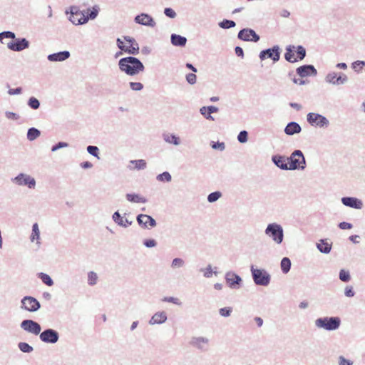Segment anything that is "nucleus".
I'll return each mask as SVG.
<instances>
[{
	"instance_id": "obj_1",
	"label": "nucleus",
	"mask_w": 365,
	"mask_h": 365,
	"mask_svg": "<svg viewBox=\"0 0 365 365\" xmlns=\"http://www.w3.org/2000/svg\"><path fill=\"white\" fill-rule=\"evenodd\" d=\"M119 70L127 76H134L145 71L143 62L135 56H127L118 61Z\"/></svg>"
},
{
	"instance_id": "obj_2",
	"label": "nucleus",
	"mask_w": 365,
	"mask_h": 365,
	"mask_svg": "<svg viewBox=\"0 0 365 365\" xmlns=\"http://www.w3.org/2000/svg\"><path fill=\"white\" fill-rule=\"evenodd\" d=\"M341 321L339 317H324L317 319L314 324L318 329H323L326 331H335L341 325Z\"/></svg>"
},
{
	"instance_id": "obj_3",
	"label": "nucleus",
	"mask_w": 365,
	"mask_h": 365,
	"mask_svg": "<svg viewBox=\"0 0 365 365\" xmlns=\"http://www.w3.org/2000/svg\"><path fill=\"white\" fill-rule=\"evenodd\" d=\"M252 279L256 285L267 287L271 281V275L264 269L256 268L254 265L250 267Z\"/></svg>"
},
{
	"instance_id": "obj_4",
	"label": "nucleus",
	"mask_w": 365,
	"mask_h": 365,
	"mask_svg": "<svg viewBox=\"0 0 365 365\" xmlns=\"http://www.w3.org/2000/svg\"><path fill=\"white\" fill-rule=\"evenodd\" d=\"M264 233L270 237L276 244L279 245L284 240V230L281 225L272 222L268 224Z\"/></svg>"
},
{
	"instance_id": "obj_5",
	"label": "nucleus",
	"mask_w": 365,
	"mask_h": 365,
	"mask_svg": "<svg viewBox=\"0 0 365 365\" xmlns=\"http://www.w3.org/2000/svg\"><path fill=\"white\" fill-rule=\"evenodd\" d=\"M307 121L309 125L320 128H326L329 125V120L324 115L317 113H309Z\"/></svg>"
},
{
	"instance_id": "obj_6",
	"label": "nucleus",
	"mask_w": 365,
	"mask_h": 365,
	"mask_svg": "<svg viewBox=\"0 0 365 365\" xmlns=\"http://www.w3.org/2000/svg\"><path fill=\"white\" fill-rule=\"evenodd\" d=\"M21 308L30 312H35L41 308L40 302L34 297L25 296L21 300Z\"/></svg>"
},
{
	"instance_id": "obj_7",
	"label": "nucleus",
	"mask_w": 365,
	"mask_h": 365,
	"mask_svg": "<svg viewBox=\"0 0 365 365\" xmlns=\"http://www.w3.org/2000/svg\"><path fill=\"white\" fill-rule=\"evenodd\" d=\"M225 279L230 289H239L242 287V277L234 272H227L225 275Z\"/></svg>"
},
{
	"instance_id": "obj_8",
	"label": "nucleus",
	"mask_w": 365,
	"mask_h": 365,
	"mask_svg": "<svg viewBox=\"0 0 365 365\" xmlns=\"http://www.w3.org/2000/svg\"><path fill=\"white\" fill-rule=\"evenodd\" d=\"M259 58L261 61H264L266 58H271L274 62H277L280 58V48L276 45L272 48L262 50L259 54Z\"/></svg>"
},
{
	"instance_id": "obj_9",
	"label": "nucleus",
	"mask_w": 365,
	"mask_h": 365,
	"mask_svg": "<svg viewBox=\"0 0 365 365\" xmlns=\"http://www.w3.org/2000/svg\"><path fill=\"white\" fill-rule=\"evenodd\" d=\"M41 341L47 344H55L59 339L58 332L53 329H46L39 334Z\"/></svg>"
},
{
	"instance_id": "obj_10",
	"label": "nucleus",
	"mask_w": 365,
	"mask_h": 365,
	"mask_svg": "<svg viewBox=\"0 0 365 365\" xmlns=\"http://www.w3.org/2000/svg\"><path fill=\"white\" fill-rule=\"evenodd\" d=\"M20 327L28 333L38 335L41 331V325L32 319H24L21 322Z\"/></svg>"
},
{
	"instance_id": "obj_11",
	"label": "nucleus",
	"mask_w": 365,
	"mask_h": 365,
	"mask_svg": "<svg viewBox=\"0 0 365 365\" xmlns=\"http://www.w3.org/2000/svg\"><path fill=\"white\" fill-rule=\"evenodd\" d=\"M237 38L245 41L257 42L259 41V36L252 29L246 28L241 29L238 34Z\"/></svg>"
},
{
	"instance_id": "obj_12",
	"label": "nucleus",
	"mask_w": 365,
	"mask_h": 365,
	"mask_svg": "<svg viewBox=\"0 0 365 365\" xmlns=\"http://www.w3.org/2000/svg\"><path fill=\"white\" fill-rule=\"evenodd\" d=\"M209 341V339L205 336H192L189 344L201 351H206L208 349Z\"/></svg>"
},
{
	"instance_id": "obj_13",
	"label": "nucleus",
	"mask_w": 365,
	"mask_h": 365,
	"mask_svg": "<svg viewBox=\"0 0 365 365\" xmlns=\"http://www.w3.org/2000/svg\"><path fill=\"white\" fill-rule=\"evenodd\" d=\"M30 43L26 38H16L7 43V48L13 51L19 52L29 47Z\"/></svg>"
},
{
	"instance_id": "obj_14",
	"label": "nucleus",
	"mask_w": 365,
	"mask_h": 365,
	"mask_svg": "<svg viewBox=\"0 0 365 365\" xmlns=\"http://www.w3.org/2000/svg\"><path fill=\"white\" fill-rule=\"evenodd\" d=\"M13 181L19 185H27L29 188H34L36 186L35 179L24 173H19L13 179Z\"/></svg>"
},
{
	"instance_id": "obj_15",
	"label": "nucleus",
	"mask_w": 365,
	"mask_h": 365,
	"mask_svg": "<svg viewBox=\"0 0 365 365\" xmlns=\"http://www.w3.org/2000/svg\"><path fill=\"white\" fill-rule=\"evenodd\" d=\"M128 214L125 212L123 215H122L118 210L115 211L112 215V220L113 222L120 227L127 228L133 225V221L128 220L126 217V215Z\"/></svg>"
},
{
	"instance_id": "obj_16",
	"label": "nucleus",
	"mask_w": 365,
	"mask_h": 365,
	"mask_svg": "<svg viewBox=\"0 0 365 365\" xmlns=\"http://www.w3.org/2000/svg\"><path fill=\"white\" fill-rule=\"evenodd\" d=\"M136 220L138 225L143 229L148 228V225L150 227H155L157 225L155 220L153 217L145 214L138 215Z\"/></svg>"
},
{
	"instance_id": "obj_17",
	"label": "nucleus",
	"mask_w": 365,
	"mask_h": 365,
	"mask_svg": "<svg viewBox=\"0 0 365 365\" xmlns=\"http://www.w3.org/2000/svg\"><path fill=\"white\" fill-rule=\"evenodd\" d=\"M134 21L136 24L150 27H154L156 25L153 18L145 13H141L137 15L135 17Z\"/></svg>"
},
{
	"instance_id": "obj_18",
	"label": "nucleus",
	"mask_w": 365,
	"mask_h": 365,
	"mask_svg": "<svg viewBox=\"0 0 365 365\" xmlns=\"http://www.w3.org/2000/svg\"><path fill=\"white\" fill-rule=\"evenodd\" d=\"M297 74L301 78H304L307 76H315L317 74V71L314 68L313 65H303L298 67L296 69Z\"/></svg>"
},
{
	"instance_id": "obj_19",
	"label": "nucleus",
	"mask_w": 365,
	"mask_h": 365,
	"mask_svg": "<svg viewBox=\"0 0 365 365\" xmlns=\"http://www.w3.org/2000/svg\"><path fill=\"white\" fill-rule=\"evenodd\" d=\"M70 11H66V14L70 13V16L68 18L69 21L72 22L74 25H82L85 24V23H80L79 21H83L81 19V11L77 6H71L69 8Z\"/></svg>"
},
{
	"instance_id": "obj_20",
	"label": "nucleus",
	"mask_w": 365,
	"mask_h": 365,
	"mask_svg": "<svg viewBox=\"0 0 365 365\" xmlns=\"http://www.w3.org/2000/svg\"><path fill=\"white\" fill-rule=\"evenodd\" d=\"M341 200L346 207L357 210H360L363 207L362 201L355 197H343Z\"/></svg>"
},
{
	"instance_id": "obj_21",
	"label": "nucleus",
	"mask_w": 365,
	"mask_h": 365,
	"mask_svg": "<svg viewBox=\"0 0 365 365\" xmlns=\"http://www.w3.org/2000/svg\"><path fill=\"white\" fill-rule=\"evenodd\" d=\"M272 162L281 170H289L287 157L285 155L277 154L272 156Z\"/></svg>"
},
{
	"instance_id": "obj_22",
	"label": "nucleus",
	"mask_w": 365,
	"mask_h": 365,
	"mask_svg": "<svg viewBox=\"0 0 365 365\" xmlns=\"http://www.w3.org/2000/svg\"><path fill=\"white\" fill-rule=\"evenodd\" d=\"M100 7L98 5H95L92 7V9H88L86 14V15L82 11L81 14V19L83 21H79L80 23H85L86 24L88 20H93L95 19L99 13Z\"/></svg>"
},
{
	"instance_id": "obj_23",
	"label": "nucleus",
	"mask_w": 365,
	"mask_h": 365,
	"mask_svg": "<svg viewBox=\"0 0 365 365\" xmlns=\"http://www.w3.org/2000/svg\"><path fill=\"white\" fill-rule=\"evenodd\" d=\"M70 56L71 53L68 51H63L49 54L47 56V58L49 61L51 62H61L68 59Z\"/></svg>"
},
{
	"instance_id": "obj_24",
	"label": "nucleus",
	"mask_w": 365,
	"mask_h": 365,
	"mask_svg": "<svg viewBox=\"0 0 365 365\" xmlns=\"http://www.w3.org/2000/svg\"><path fill=\"white\" fill-rule=\"evenodd\" d=\"M219 110L218 108L214 106H202L200 108V113L208 120H215L212 113H217Z\"/></svg>"
},
{
	"instance_id": "obj_25",
	"label": "nucleus",
	"mask_w": 365,
	"mask_h": 365,
	"mask_svg": "<svg viewBox=\"0 0 365 365\" xmlns=\"http://www.w3.org/2000/svg\"><path fill=\"white\" fill-rule=\"evenodd\" d=\"M306 168V160L303 153L302 152L300 157H295L292 160V165L289 166V170H304Z\"/></svg>"
},
{
	"instance_id": "obj_26",
	"label": "nucleus",
	"mask_w": 365,
	"mask_h": 365,
	"mask_svg": "<svg viewBox=\"0 0 365 365\" xmlns=\"http://www.w3.org/2000/svg\"><path fill=\"white\" fill-rule=\"evenodd\" d=\"M127 168L130 170H145L147 168V163L143 159L131 160L129 161Z\"/></svg>"
},
{
	"instance_id": "obj_27",
	"label": "nucleus",
	"mask_w": 365,
	"mask_h": 365,
	"mask_svg": "<svg viewBox=\"0 0 365 365\" xmlns=\"http://www.w3.org/2000/svg\"><path fill=\"white\" fill-rule=\"evenodd\" d=\"M168 319L167 314L165 312H158L149 320V324H161L166 322Z\"/></svg>"
},
{
	"instance_id": "obj_28",
	"label": "nucleus",
	"mask_w": 365,
	"mask_h": 365,
	"mask_svg": "<svg viewBox=\"0 0 365 365\" xmlns=\"http://www.w3.org/2000/svg\"><path fill=\"white\" fill-rule=\"evenodd\" d=\"M318 250L323 254H329L332 247V243L328 239H321L316 245Z\"/></svg>"
},
{
	"instance_id": "obj_29",
	"label": "nucleus",
	"mask_w": 365,
	"mask_h": 365,
	"mask_svg": "<svg viewBox=\"0 0 365 365\" xmlns=\"http://www.w3.org/2000/svg\"><path fill=\"white\" fill-rule=\"evenodd\" d=\"M301 130L300 125L294 121L289 122L284 128V133L288 135L299 133Z\"/></svg>"
},
{
	"instance_id": "obj_30",
	"label": "nucleus",
	"mask_w": 365,
	"mask_h": 365,
	"mask_svg": "<svg viewBox=\"0 0 365 365\" xmlns=\"http://www.w3.org/2000/svg\"><path fill=\"white\" fill-rule=\"evenodd\" d=\"M164 141L168 144L175 146L180 145V138L179 136L174 133H165L163 134Z\"/></svg>"
},
{
	"instance_id": "obj_31",
	"label": "nucleus",
	"mask_w": 365,
	"mask_h": 365,
	"mask_svg": "<svg viewBox=\"0 0 365 365\" xmlns=\"http://www.w3.org/2000/svg\"><path fill=\"white\" fill-rule=\"evenodd\" d=\"M187 38L185 36L173 34L170 36L171 43L175 46L183 47L186 45Z\"/></svg>"
},
{
	"instance_id": "obj_32",
	"label": "nucleus",
	"mask_w": 365,
	"mask_h": 365,
	"mask_svg": "<svg viewBox=\"0 0 365 365\" xmlns=\"http://www.w3.org/2000/svg\"><path fill=\"white\" fill-rule=\"evenodd\" d=\"M295 51V46L289 45L286 47V52L284 53V58L289 63H295L297 58L294 57V52Z\"/></svg>"
},
{
	"instance_id": "obj_33",
	"label": "nucleus",
	"mask_w": 365,
	"mask_h": 365,
	"mask_svg": "<svg viewBox=\"0 0 365 365\" xmlns=\"http://www.w3.org/2000/svg\"><path fill=\"white\" fill-rule=\"evenodd\" d=\"M126 200L130 202L134 203H145L147 202V199L144 197H142L139 194L135 193H128L125 195Z\"/></svg>"
},
{
	"instance_id": "obj_34",
	"label": "nucleus",
	"mask_w": 365,
	"mask_h": 365,
	"mask_svg": "<svg viewBox=\"0 0 365 365\" xmlns=\"http://www.w3.org/2000/svg\"><path fill=\"white\" fill-rule=\"evenodd\" d=\"M30 239H31V242L36 240V244H38V245L41 244V242L39 241L40 240V230L38 228V223H34L32 225V233L30 237Z\"/></svg>"
},
{
	"instance_id": "obj_35",
	"label": "nucleus",
	"mask_w": 365,
	"mask_h": 365,
	"mask_svg": "<svg viewBox=\"0 0 365 365\" xmlns=\"http://www.w3.org/2000/svg\"><path fill=\"white\" fill-rule=\"evenodd\" d=\"M292 262L289 258L285 257H283L280 262V267L282 272L284 274H287L289 272L291 269Z\"/></svg>"
},
{
	"instance_id": "obj_36",
	"label": "nucleus",
	"mask_w": 365,
	"mask_h": 365,
	"mask_svg": "<svg viewBox=\"0 0 365 365\" xmlns=\"http://www.w3.org/2000/svg\"><path fill=\"white\" fill-rule=\"evenodd\" d=\"M41 135V132L36 128H30L27 131V139L30 141H33L38 138Z\"/></svg>"
},
{
	"instance_id": "obj_37",
	"label": "nucleus",
	"mask_w": 365,
	"mask_h": 365,
	"mask_svg": "<svg viewBox=\"0 0 365 365\" xmlns=\"http://www.w3.org/2000/svg\"><path fill=\"white\" fill-rule=\"evenodd\" d=\"M185 265V262L183 259L180 257L174 258L170 264V267L173 269H180L184 267Z\"/></svg>"
},
{
	"instance_id": "obj_38",
	"label": "nucleus",
	"mask_w": 365,
	"mask_h": 365,
	"mask_svg": "<svg viewBox=\"0 0 365 365\" xmlns=\"http://www.w3.org/2000/svg\"><path fill=\"white\" fill-rule=\"evenodd\" d=\"M336 78H337V72L335 71H331L329 72L326 76H325V81L326 83L336 86Z\"/></svg>"
},
{
	"instance_id": "obj_39",
	"label": "nucleus",
	"mask_w": 365,
	"mask_h": 365,
	"mask_svg": "<svg viewBox=\"0 0 365 365\" xmlns=\"http://www.w3.org/2000/svg\"><path fill=\"white\" fill-rule=\"evenodd\" d=\"M38 277L43 282V283L47 286L51 287L53 285V281L48 274L43 272H40L38 274Z\"/></svg>"
},
{
	"instance_id": "obj_40",
	"label": "nucleus",
	"mask_w": 365,
	"mask_h": 365,
	"mask_svg": "<svg viewBox=\"0 0 365 365\" xmlns=\"http://www.w3.org/2000/svg\"><path fill=\"white\" fill-rule=\"evenodd\" d=\"M139 45L135 41L132 45L128 46L125 53L130 55H138L139 53Z\"/></svg>"
},
{
	"instance_id": "obj_41",
	"label": "nucleus",
	"mask_w": 365,
	"mask_h": 365,
	"mask_svg": "<svg viewBox=\"0 0 365 365\" xmlns=\"http://www.w3.org/2000/svg\"><path fill=\"white\" fill-rule=\"evenodd\" d=\"M98 274L93 272L90 271L88 272V284L90 286H94L98 283Z\"/></svg>"
},
{
	"instance_id": "obj_42",
	"label": "nucleus",
	"mask_w": 365,
	"mask_h": 365,
	"mask_svg": "<svg viewBox=\"0 0 365 365\" xmlns=\"http://www.w3.org/2000/svg\"><path fill=\"white\" fill-rule=\"evenodd\" d=\"M218 25L223 29H228L235 27L236 23L232 20L223 19L222 21L219 22Z\"/></svg>"
},
{
	"instance_id": "obj_43",
	"label": "nucleus",
	"mask_w": 365,
	"mask_h": 365,
	"mask_svg": "<svg viewBox=\"0 0 365 365\" xmlns=\"http://www.w3.org/2000/svg\"><path fill=\"white\" fill-rule=\"evenodd\" d=\"M28 106L34 110L39 108L41 103L40 101L36 97H30L27 102Z\"/></svg>"
},
{
	"instance_id": "obj_44",
	"label": "nucleus",
	"mask_w": 365,
	"mask_h": 365,
	"mask_svg": "<svg viewBox=\"0 0 365 365\" xmlns=\"http://www.w3.org/2000/svg\"><path fill=\"white\" fill-rule=\"evenodd\" d=\"M18 347L23 353L29 354L34 351V348L26 342H19Z\"/></svg>"
},
{
	"instance_id": "obj_45",
	"label": "nucleus",
	"mask_w": 365,
	"mask_h": 365,
	"mask_svg": "<svg viewBox=\"0 0 365 365\" xmlns=\"http://www.w3.org/2000/svg\"><path fill=\"white\" fill-rule=\"evenodd\" d=\"M295 52L297 53V60H303L306 56V49L304 46L299 45L295 46Z\"/></svg>"
},
{
	"instance_id": "obj_46",
	"label": "nucleus",
	"mask_w": 365,
	"mask_h": 365,
	"mask_svg": "<svg viewBox=\"0 0 365 365\" xmlns=\"http://www.w3.org/2000/svg\"><path fill=\"white\" fill-rule=\"evenodd\" d=\"M87 152L91 155L92 156L96 158L97 159H100V150L99 148L96 145H88L86 148Z\"/></svg>"
},
{
	"instance_id": "obj_47",
	"label": "nucleus",
	"mask_w": 365,
	"mask_h": 365,
	"mask_svg": "<svg viewBox=\"0 0 365 365\" xmlns=\"http://www.w3.org/2000/svg\"><path fill=\"white\" fill-rule=\"evenodd\" d=\"M156 179L160 182H169L171 181L172 177L169 172L165 171L163 173L158 175Z\"/></svg>"
},
{
	"instance_id": "obj_48",
	"label": "nucleus",
	"mask_w": 365,
	"mask_h": 365,
	"mask_svg": "<svg viewBox=\"0 0 365 365\" xmlns=\"http://www.w3.org/2000/svg\"><path fill=\"white\" fill-rule=\"evenodd\" d=\"M348 81L349 78L346 74L341 72L337 73L336 86L345 84Z\"/></svg>"
},
{
	"instance_id": "obj_49",
	"label": "nucleus",
	"mask_w": 365,
	"mask_h": 365,
	"mask_svg": "<svg viewBox=\"0 0 365 365\" xmlns=\"http://www.w3.org/2000/svg\"><path fill=\"white\" fill-rule=\"evenodd\" d=\"M221 196L222 193L220 191L212 192L207 195V201L209 202H215L218 200Z\"/></svg>"
},
{
	"instance_id": "obj_50",
	"label": "nucleus",
	"mask_w": 365,
	"mask_h": 365,
	"mask_svg": "<svg viewBox=\"0 0 365 365\" xmlns=\"http://www.w3.org/2000/svg\"><path fill=\"white\" fill-rule=\"evenodd\" d=\"M339 277L343 282H348L351 279L349 272L345 269L340 270Z\"/></svg>"
},
{
	"instance_id": "obj_51",
	"label": "nucleus",
	"mask_w": 365,
	"mask_h": 365,
	"mask_svg": "<svg viewBox=\"0 0 365 365\" xmlns=\"http://www.w3.org/2000/svg\"><path fill=\"white\" fill-rule=\"evenodd\" d=\"M364 66V61H356L351 63V68L357 73L360 72Z\"/></svg>"
},
{
	"instance_id": "obj_52",
	"label": "nucleus",
	"mask_w": 365,
	"mask_h": 365,
	"mask_svg": "<svg viewBox=\"0 0 365 365\" xmlns=\"http://www.w3.org/2000/svg\"><path fill=\"white\" fill-rule=\"evenodd\" d=\"M129 87L133 91H140L144 88L143 84L140 82H130Z\"/></svg>"
},
{
	"instance_id": "obj_53",
	"label": "nucleus",
	"mask_w": 365,
	"mask_h": 365,
	"mask_svg": "<svg viewBox=\"0 0 365 365\" xmlns=\"http://www.w3.org/2000/svg\"><path fill=\"white\" fill-rule=\"evenodd\" d=\"M200 271L204 272V277L206 278H210L212 276V274H215V275L217 274V272L212 270L211 264H208L205 269H201Z\"/></svg>"
},
{
	"instance_id": "obj_54",
	"label": "nucleus",
	"mask_w": 365,
	"mask_h": 365,
	"mask_svg": "<svg viewBox=\"0 0 365 365\" xmlns=\"http://www.w3.org/2000/svg\"><path fill=\"white\" fill-rule=\"evenodd\" d=\"M237 140L241 143H245L248 140V132L246 130H242L237 135Z\"/></svg>"
},
{
	"instance_id": "obj_55",
	"label": "nucleus",
	"mask_w": 365,
	"mask_h": 365,
	"mask_svg": "<svg viewBox=\"0 0 365 365\" xmlns=\"http://www.w3.org/2000/svg\"><path fill=\"white\" fill-rule=\"evenodd\" d=\"M232 312V308L231 307H226L223 308H220L219 309V314L220 316L224 317H228L231 315V313Z\"/></svg>"
},
{
	"instance_id": "obj_56",
	"label": "nucleus",
	"mask_w": 365,
	"mask_h": 365,
	"mask_svg": "<svg viewBox=\"0 0 365 365\" xmlns=\"http://www.w3.org/2000/svg\"><path fill=\"white\" fill-rule=\"evenodd\" d=\"M302 154V151L300 150H295L292 152L289 157H287V163L288 166H291L292 165V160L295 157H300Z\"/></svg>"
},
{
	"instance_id": "obj_57",
	"label": "nucleus",
	"mask_w": 365,
	"mask_h": 365,
	"mask_svg": "<svg viewBox=\"0 0 365 365\" xmlns=\"http://www.w3.org/2000/svg\"><path fill=\"white\" fill-rule=\"evenodd\" d=\"M211 147L214 150H219L223 151L225 149V144L223 142H212Z\"/></svg>"
},
{
	"instance_id": "obj_58",
	"label": "nucleus",
	"mask_w": 365,
	"mask_h": 365,
	"mask_svg": "<svg viewBox=\"0 0 365 365\" xmlns=\"http://www.w3.org/2000/svg\"><path fill=\"white\" fill-rule=\"evenodd\" d=\"M68 146V143H67L66 142H58L56 145H53L51 147V152H56L61 148H67Z\"/></svg>"
},
{
	"instance_id": "obj_59",
	"label": "nucleus",
	"mask_w": 365,
	"mask_h": 365,
	"mask_svg": "<svg viewBox=\"0 0 365 365\" xmlns=\"http://www.w3.org/2000/svg\"><path fill=\"white\" fill-rule=\"evenodd\" d=\"M344 295L346 297H353L355 295V292L352 286H346L344 289Z\"/></svg>"
},
{
	"instance_id": "obj_60",
	"label": "nucleus",
	"mask_w": 365,
	"mask_h": 365,
	"mask_svg": "<svg viewBox=\"0 0 365 365\" xmlns=\"http://www.w3.org/2000/svg\"><path fill=\"white\" fill-rule=\"evenodd\" d=\"M143 245L148 248H152L157 245V242L154 239H146L143 241Z\"/></svg>"
},
{
	"instance_id": "obj_61",
	"label": "nucleus",
	"mask_w": 365,
	"mask_h": 365,
	"mask_svg": "<svg viewBox=\"0 0 365 365\" xmlns=\"http://www.w3.org/2000/svg\"><path fill=\"white\" fill-rule=\"evenodd\" d=\"M163 301L166 302L173 303L177 305L181 304V302H180L179 299L174 297H165L163 299Z\"/></svg>"
},
{
	"instance_id": "obj_62",
	"label": "nucleus",
	"mask_w": 365,
	"mask_h": 365,
	"mask_svg": "<svg viewBox=\"0 0 365 365\" xmlns=\"http://www.w3.org/2000/svg\"><path fill=\"white\" fill-rule=\"evenodd\" d=\"M186 81L188 83L193 85L196 83L197 76L195 73H190L185 76Z\"/></svg>"
},
{
	"instance_id": "obj_63",
	"label": "nucleus",
	"mask_w": 365,
	"mask_h": 365,
	"mask_svg": "<svg viewBox=\"0 0 365 365\" xmlns=\"http://www.w3.org/2000/svg\"><path fill=\"white\" fill-rule=\"evenodd\" d=\"M164 14L166 16L171 19H174L177 15L175 11L171 8H165L164 9Z\"/></svg>"
},
{
	"instance_id": "obj_64",
	"label": "nucleus",
	"mask_w": 365,
	"mask_h": 365,
	"mask_svg": "<svg viewBox=\"0 0 365 365\" xmlns=\"http://www.w3.org/2000/svg\"><path fill=\"white\" fill-rule=\"evenodd\" d=\"M339 365H353V361L340 356L339 357Z\"/></svg>"
}]
</instances>
